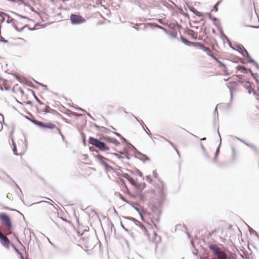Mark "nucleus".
I'll return each instance as SVG.
<instances>
[{
	"instance_id": "f257e3e1",
	"label": "nucleus",
	"mask_w": 259,
	"mask_h": 259,
	"mask_svg": "<svg viewBox=\"0 0 259 259\" xmlns=\"http://www.w3.org/2000/svg\"><path fill=\"white\" fill-rule=\"evenodd\" d=\"M190 44L194 47L199 48V49H202L204 51H205L209 56L212 58L219 64L220 67H222L224 69L225 74H228L226 70V68L225 64H223L222 62H221L217 58H216L213 55V53L211 52V51L208 48L205 47L204 45H203L200 42H190Z\"/></svg>"
},
{
	"instance_id": "f03ea898",
	"label": "nucleus",
	"mask_w": 259,
	"mask_h": 259,
	"mask_svg": "<svg viewBox=\"0 0 259 259\" xmlns=\"http://www.w3.org/2000/svg\"><path fill=\"white\" fill-rule=\"evenodd\" d=\"M89 143L101 151H106L109 149V147L105 143L92 137L89 138Z\"/></svg>"
},
{
	"instance_id": "7ed1b4c3",
	"label": "nucleus",
	"mask_w": 259,
	"mask_h": 259,
	"mask_svg": "<svg viewBox=\"0 0 259 259\" xmlns=\"http://www.w3.org/2000/svg\"><path fill=\"white\" fill-rule=\"evenodd\" d=\"M0 221L5 227L6 231L11 232L12 229V224L9 216L5 213H0Z\"/></svg>"
},
{
	"instance_id": "20e7f679",
	"label": "nucleus",
	"mask_w": 259,
	"mask_h": 259,
	"mask_svg": "<svg viewBox=\"0 0 259 259\" xmlns=\"http://www.w3.org/2000/svg\"><path fill=\"white\" fill-rule=\"evenodd\" d=\"M209 248L212 251L213 254L218 259H225L226 253L224 250L218 246L216 244H211L209 245Z\"/></svg>"
},
{
	"instance_id": "39448f33",
	"label": "nucleus",
	"mask_w": 259,
	"mask_h": 259,
	"mask_svg": "<svg viewBox=\"0 0 259 259\" xmlns=\"http://www.w3.org/2000/svg\"><path fill=\"white\" fill-rule=\"evenodd\" d=\"M246 18L251 20L253 19V21L251 22V24L249 26L254 28H257L259 27V20L256 15H254L253 17V10L252 9L250 10H248L246 12Z\"/></svg>"
},
{
	"instance_id": "423d86ee",
	"label": "nucleus",
	"mask_w": 259,
	"mask_h": 259,
	"mask_svg": "<svg viewBox=\"0 0 259 259\" xmlns=\"http://www.w3.org/2000/svg\"><path fill=\"white\" fill-rule=\"evenodd\" d=\"M125 178L128 180L130 183L138 190L142 191L145 188V184L144 182H139L137 180L131 178L127 175H126Z\"/></svg>"
},
{
	"instance_id": "0eeeda50",
	"label": "nucleus",
	"mask_w": 259,
	"mask_h": 259,
	"mask_svg": "<svg viewBox=\"0 0 259 259\" xmlns=\"http://www.w3.org/2000/svg\"><path fill=\"white\" fill-rule=\"evenodd\" d=\"M33 123L38 126L43 128L54 129L57 128L56 125L53 122H44L34 120Z\"/></svg>"
},
{
	"instance_id": "6e6552de",
	"label": "nucleus",
	"mask_w": 259,
	"mask_h": 259,
	"mask_svg": "<svg viewBox=\"0 0 259 259\" xmlns=\"http://www.w3.org/2000/svg\"><path fill=\"white\" fill-rule=\"evenodd\" d=\"M70 21L72 24H78L84 23L85 19L78 15L71 14L70 16Z\"/></svg>"
},
{
	"instance_id": "1a4fd4ad",
	"label": "nucleus",
	"mask_w": 259,
	"mask_h": 259,
	"mask_svg": "<svg viewBox=\"0 0 259 259\" xmlns=\"http://www.w3.org/2000/svg\"><path fill=\"white\" fill-rule=\"evenodd\" d=\"M98 161L102 164L106 168L108 166V162L109 160L101 155H98L96 156Z\"/></svg>"
},
{
	"instance_id": "9d476101",
	"label": "nucleus",
	"mask_w": 259,
	"mask_h": 259,
	"mask_svg": "<svg viewBox=\"0 0 259 259\" xmlns=\"http://www.w3.org/2000/svg\"><path fill=\"white\" fill-rule=\"evenodd\" d=\"M13 142V152L15 153V154L17 155H21L24 153V148H20L19 147V150L17 149V147L13 140H12Z\"/></svg>"
},
{
	"instance_id": "9b49d317",
	"label": "nucleus",
	"mask_w": 259,
	"mask_h": 259,
	"mask_svg": "<svg viewBox=\"0 0 259 259\" xmlns=\"http://www.w3.org/2000/svg\"><path fill=\"white\" fill-rule=\"evenodd\" d=\"M0 240L5 242V243H9V241L8 238L4 235V234L0 231Z\"/></svg>"
},
{
	"instance_id": "f8f14e48",
	"label": "nucleus",
	"mask_w": 259,
	"mask_h": 259,
	"mask_svg": "<svg viewBox=\"0 0 259 259\" xmlns=\"http://www.w3.org/2000/svg\"><path fill=\"white\" fill-rule=\"evenodd\" d=\"M158 185L159 192L162 193L164 188V185L163 183L161 181H159Z\"/></svg>"
},
{
	"instance_id": "ddd939ff",
	"label": "nucleus",
	"mask_w": 259,
	"mask_h": 259,
	"mask_svg": "<svg viewBox=\"0 0 259 259\" xmlns=\"http://www.w3.org/2000/svg\"><path fill=\"white\" fill-rule=\"evenodd\" d=\"M55 110L51 109L49 106L45 105V108L44 110V112L45 113H52Z\"/></svg>"
},
{
	"instance_id": "4468645a",
	"label": "nucleus",
	"mask_w": 259,
	"mask_h": 259,
	"mask_svg": "<svg viewBox=\"0 0 259 259\" xmlns=\"http://www.w3.org/2000/svg\"><path fill=\"white\" fill-rule=\"evenodd\" d=\"M225 259H236V257L234 254L230 253L229 255H227V254L225 255Z\"/></svg>"
},
{
	"instance_id": "2eb2a0df",
	"label": "nucleus",
	"mask_w": 259,
	"mask_h": 259,
	"mask_svg": "<svg viewBox=\"0 0 259 259\" xmlns=\"http://www.w3.org/2000/svg\"><path fill=\"white\" fill-rule=\"evenodd\" d=\"M28 91L30 92L31 94H32L34 97H35V100H36V101L37 102V103L40 104V105H43L44 104L39 100V99L36 96H35V94H34V92L32 90H28Z\"/></svg>"
},
{
	"instance_id": "dca6fc26",
	"label": "nucleus",
	"mask_w": 259,
	"mask_h": 259,
	"mask_svg": "<svg viewBox=\"0 0 259 259\" xmlns=\"http://www.w3.org/2000/svg\"><path fill=\"white\" fill-rule=\"evenodd\" d=\"M4 122V116L0 114V131L2 130L3 128V122Z\"/></svg>"
},
{
	"instance_id": "f3484780",
	"label": "nucleus",
	"mask_w": 259,
	"mask_h": 259,
	"mask_svg": "<svg viewBox=\"0 0 259 259\" xmlns=\"http://www.w3.org/2000/svg\"><path fill=\"white\" fill-rule=\"evenodd\" d=\"M185 226L183 225H181V224H179V225H177L176 227V230H181V229H185Z\"/></svg>"
},
{
	"instance_id": "a211bd4d",
	"label": "nucleus",
	"mask_w": 259,
	"mask_h": 259,
	"mask_svg": "<svg viewBox=\"0 0 259 259\" xmlns=\"http://www.w3.org/2000/svg\"><path fill=\"white\" fill-rule=\"evenodd\" d=\"M194 13L197 16H199V17H202V13L201 12H199L196 11V10H195V11H194Z\"/></svg>"
},
{
	"instance_id": "6ab92c4d",
	"label": "nucleus",
	"mask_w": 259,
	"mask_h": 259,
	"mask_svg": "<svg viewBox=\"0 0 259 259\" xmlns=\"http://www.w3.org/2000/svg\"><path fill=\"white\" fill-rule=\"evenodd\" d=\"M220 3V2H218L213 7V10L215 11V12L218 11V6Z\"/></svg>"
},
{
	"instance_id": "aec40b11",
	"label": "nucleus",
	"mask_w": 259,
	"mask_h": 259,
	"mask_svg": "<svg viewBox=\"0 0 259 259\" xmlns=\"http://www.w3.org/2000/svg\"><path fill=\"white\" fill-rule=\"evenodd\" d=\"M237 68L238 70H241V71H243V70H245V68L244 67V66H238L237 67Z\"/></svg>"
},
{
	"instance_id": "412c9836",
	"label": "nucleus",
	"mask_w": 259,
	"mask_h": 259,
	"mask_svg": "<svg viewBox=\"0 0 259 259\" xmlns=\"http://www.w3.org/2000/svg\"><path fill=\"white\" fill-rule=\"evenodd\" d=\"M121 226H122V227L124 229H125L126 231H130V228L129 227H128V228H125V227H124V225H123L122 223H121Z\"/></svg>"
},
{
	"instance_id": "4be33fe9",
	"label": "nucleus",
	"mask_w": 259,
	"mask_h": 259,
	"mask_svg": "<svg viewBox=\"0 0 259 259\" xmlns=\"http://www.w3.org/2000/svg\"><path fill=\"white\" fill-rule=\"evenodd\" d=\"M153 174L154 177L155 178H157L158 176V174L157 173V172L156 171H153Z\"/></svg>"
},
{
	"instance_id": "5701e85b",
	"label": "nucleus",
	"mask_w": 259,
	"mask_h": 259,
	"mask_svg": "<svg viewBox=\"0 0 259 259\" xmlns=\"http://www.w3.org/2000/svg\"><path fill=\"white\" fill-rule=\"evenodd\" d=\"M147 179L149 182H151L152 181V180L150 179L148 177H147Z\"/></svg>"
},
{
	"instance_id": "b1692460",
	"label": "nucleus",
	"mask_w": 259,
	"mask_h": 259,
	"mask_svg": "<svg viewBox=\"0 0 259 259\" xmlns=\"http://www.w3.org/2000/svg\"><path fill=\"white\" fill-rule=\"evenodd\" d=\"M57 128V130H58V131H59V133H60V134H61V135H62V133H61V131H60L59 128Z\"/></svg>"
},
{
	"instance_id": "393cba45",
	"label": "nucleus",
	"mask_w": 259,
	"mask_h": 259,
	"mask_svg": "<svg viewBox=\"0 0 259 259\" xmlns=\"http://www.w3.org/2000/svg\"><path fill=\"white\" fill-rule=\"evenodd\" d=\"M21 93L22 94H24V92L22 90H21Z\"/></svg>"
}]
</instances>
